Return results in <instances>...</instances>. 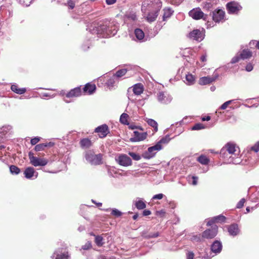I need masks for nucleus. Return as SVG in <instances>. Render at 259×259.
<instances>
[{"label": "nucleus", "mask_w": 259, "mask_h": 259, "mask_svg": "<svg viewBox=\"0 0 259 259\" xmlns=\"http://www.w3.org/2000/svg\"><path fill=\"white\" fill-rule=\"evenodd\" d=\"M40 140L39 137H34V138L31 139L30 143L32 145H34L37 144Z\"/></svg>", "instance_id": "4d7b16f0"}, {"label": "nucleus", "mask_w": 259, "mask_h": 259, "mask_svg": "<svg viewBox=\"0 0 259 259\" xmlns=\"http://www.w3.org/2000/svg\"><path fill=\"white\" fill-rule=\"evenodd\" d=\"M161 7V3L158 4H149L148 1H145L142 6V11L147 16H158Z\"/></svg>", "instance_id": "7ed1b4c3"}, {"label": "nucleus", "mask_w": 259, "mask_h": 259, "mask_svg": "<svg viewBox=\"0 0 259 259\" xmlns=\"http://www.w3.org/2000/svg\"><path fill=\"white\" fill-rule=\"evenodd\" d=\"M134 137L131 138L130 141L132 142H137L143 141L146 139L147 134L146 132L139 133L138 131L134 132Z\"/></svg>", "instance_id": "4468645a"}, {"label": "nucleus", "mask_w": 259, "mask_h": 259, "mask_svg": "<svg viewBox=\"0 0 259 259\" xmlns=\"http://www.w3.org/2000/svg\"><path fill=\"white\" fill-rule=\"evenodd\" d=\"M126 71L127 70L126 69H120L116 72L115 76L117 77H122L125 74Z\"/></svg>", "instance_id": "a19ab883"}, {"label": "nucleus", "mask_w": 259, "mask_h": 259, "mask_svg": "<svg viewBox=\"0 0 259 259\" xmlns=\"http://www.w3.org/2000/svg\"><path fill=\"white\" fill-rule=\"evenodd\" d=\"M87 161L92 165H99L102 164V155L101 154L97 155L91 151H87L85 154Z\"/></svg>", "instance_id": "20e7f679"}, {"label": "nucleus", "mask_w": 259, "mask_h": 259, "mask_svg": "<svg viewBox=\"0 0 259 259\" xmlns=\"http://www.w3.org/2000/svg\"><path fill=\"white\" fill-rule=\"evenodd\" d=\"M96 88L94 84L87 83L83 88V92L88 93L89 94H92L95 91Z\"/></svg>", "instance_id": "393cba45"}, {"label": "nucleus", "mask_w": 259, "mask_h": 259, "mask_svg": "<svg viewBox=\"0 0 259 259\" xmlns=\"http://www.w3.org/2000/svg\"><path fill=\"white\" fill-rule=\"evenodd\" d=\"M148 124L154 128L155 132H157L158 130V124L156 121L152 119H148L147 120Z\"/></svg>", "instance_id": "473e14b6"}, {"label": "nucleus", "mask_w": 259, "mask_h": 259, "mask_svg": "<svg viewBox=\"0 0 259 259\" xmlns=\"http://www.w3.org/2000/svg\"><path fill=\"white\" fill-rule=\"evenodd\" d=\"M218 234V227L216 225L213 226L211 229L204 231L202 234V237L206 239H212Z\"/></svg>", "instance_id": "9d476101"}, {"label": "nucleus", "mask_w": 259, "mask_h": 259, "mask_svg": "<svg viewBox=\"0 0 259 259\" xmlns=\"http://www.w3.org/2000/svg\"><path fill=\"white\" fill-rule=\"evenodd\" d=\"M189 16H203L204 13L199 8H196L189 12Z\"/></svg>", "instance_id": "5701e85b"}, {"label": "nucleus", "mask_w": 259, "mask_h": 259, "mask_svg": "<svg viewBox=\"0 0 259 259\" xmlns=\"http://www.w3.org/2000/svg\"><path fill=\"white\" fill-rule=\"evenodd\" d=\"M172 5H179L184 0H167Z\"/></svg>", "instance_id": "5fc2aeb1"}, {"label": "nucleus", "mask_w": 259, "mask_h": 259, "mask_svg": "<svg viewBox=\"0 0 259 259\" xmlns=\"http://www.w3.org/2000/svg\"><path fill=\"white\" fill-rule=\"evenodd\" d=\"M10 170L13 175H18L20 172V169L17 166L13 165L10 166Z\"/></svg>", "instance_id": "f704fd0d"}, {"label": "nucleus", "mask_w": 259, "mask_h": 259, "mask_svg": "<svg viewBox=\"0 0 259 259\" xmlns=\"http://www.w3.org/2000/svg\"><path fill=\"white\" fill-rule=\"evenodd\" d=\"M202 235L198 234L196 235H193L191 238V240L193 242H199L201 240Z\"/></svg>", "instance_id": "79ce46f5"}, {"label": "nucleus", "mask_w": 259, "mask_h": 259, "mask_svg": "<svg viewBox=\"0 0 259 259\" xmlns=\"http://www.w3.org/2000/svg\"><path fill=\"white\" fill-rule=\"evenodd\" d=\"M78 3V0H69L68 1V6L69 8L72 9L74 8L75 4Z\"/></svg>", "instance_id": "09e8293b"}, {"label": "nucleus", "mask_w": 259, "mask_h": 259, "mask_svg": "<svg viewBox=\"0 0 259 259\" xmlns=\"http://www.w3.org/2000/svg\"><path fill=\"white\" fill-rule=\"evenodd\" d=\"M162 146L156 144L155 145L148 148L147 151L143 153V156L145 159L152 158L155 156L157 151L162 149Z\"/></svg>", "instance_id": "0eeeda50"}, {"label": "nucleus", "mask_w": 259, "mask_h": 259, "mask_svg": "<svg viewBox=\"0 0 259 259\" xmlns=\"http://www.w3.org/2000/svg\"><path fill=\"white\" fill-rule=\"evenodd\" d=\"M55 257V259H68L69 256L67 252H62V251L57 250L54 254L52 256V258H54Z\"/></svg>", "instance_id": "6ab92c4d"}, {"label": "nucleus", "mask_w": 259, "mask_h": 259, "mask_svg": "<svg viewBox=\"0 0 259 259\" xmlns=\"http://www.w3.org/2000/svg\"><path fill=\"white\" fill-rule=\"evenodd\" d=\"M251 150L254 151L255 152H257L259 151V143H256L254 146L251 147Z\"/></svg>", "instance_id": "6e6d98bb"}, {"label": "nucleus", "mask_w": 259, "mask_h": 259, "mask_svg": "<svg viewBox=\"0 0 259 259\" xmlns=\"http://www.w3.org/2000/svg\"><path fill=\"white\" fill-rule=\"evenodd\" d=\"M81 95V91L80 87H77L73 89L70 90L69 92H68L66 94V97L67 98H73V97H78Z\"/></svg>", "instance_id": "f3484780"}, {"label": "nucleus", "mask_w": 259, "mask_h": 259, "mask_svg": "<svg viewBox=\"0 0 259 259\" xmlns=\"http://www.w3.org/2000/svg\"><path fill=\"white\" fill-rule=\"evenodd\" d=\"M162 16H171L174 14V10L170 7H165L163 10Z\"/></svg>", "instance_id": "2f4dec72"}, {"label": "nucleus", "mask_w": 259, "mask_h": 259, "mask_svg": "<svg viewBox=\"0 0 259 259\" xmlns=\"http://www.w3.org/2000/svg\"><path fill=\"white\" fill-rule=\"evenodd\" d=\"M227 8L230 14L235 15L238 12L241 10L242 7L238 3L232 2L227 5Z\"/></svg>", "instance_id": "9b49d317"}, {"label": "nucleus", "mask_w": 259, "mask_h": 259, "mask_svg": "<svg viewBox=\"0 0 259 259\" xmlns=\"http://www.w3.org/2000/svg\"><path fill=\"white\" fill-rule=\"evenodd\" d=\"M205 126L203 125V124L198 123L195 124L192 127V130H200L202 129H204Z\"/></svg>", "instance_id": "a18cd8bd"}, {"label": "nucleus", "mask_w": 259, "mask_h": 259, "mask_svg": "<svg viewBox=\"0 0 259 259\" xmlns=\"http://www.w3.org/2000/svg\"><path fill=\"white\" fill-rule=\"evenodd\" d=\"M187 259H194V253L192 251H188L186 254Z\"/></svg>", "instance_id": "bf43d9fd"}, {"label": "nucleus", "mask_w": 259, "mask_h": 259, "mask_svg": "<svg viewBox=\"0 0 259 259\" xmlns=\"http://www.w3.org/2000/svg\"><path fill=\"white\" fill-rule=\"evenodd\" d=\"M186 80L188 84H192L194 82V77L192 74H188L186 75Z\"/></svg>", "instance_id": "e433bc0d"}, {"label": "nucleus", "mask_w": 259, "mask_h": 259, "mask_svg": "<svg viewBox=\"0 0 259 259\" xmlns=\"http://www.w3.org/2000/svg\"><path fill=\"white\" fill-rule=\"evenodd\" d=\"M115 160L121 166H128L132 164L131 158L125 154H120Z\"/></svg>", "instance_id": "1a4fd4ad"}, {"label": "nucleus", "mask_w": 259, "mask_h": 259, "mask_svg": "<svg viewBox=\"0 0 259 259\" xmlns=\"http://www.w3.org/2000/svg\"><path fill=\"white\" fill-rule=\"evenodd\" d=\"M108 172L109 175L113 177H115V175L118 174L117 170L114 168L113 167L109 168L108 169Z\"/></svg>", "instance_id": "49530a36"}, {"label": "nucleus", "mask_w": 259, "mask_h": 259, "mask_svg": "<svg viewBox=\"0 0 259 259\" xmlns=\"http://www.w3.org/2000/svg\"><path fill=\"white\" fill-rule=\"evenodd\" d=\"M95 132L98 133L100 138H104L109 133L108 127L106 124H103L96 128Z\"/></svg>", "instance_id": "dca6fc26"}, {"label": "nucleus", "mask_w": 259, "mask_h": 259, "mask_svg": "<svg viewBox=\"0 0 259 259\" xmlns=\"http://www.w3.org/2000/svg\"><path fill=\"white\" fill-rule=\"evenodd\" d=\"M142 236L145 238H156L159 236V233L158 232H155L153 233H149L147 234L146 233H143Z\"/></svg>", "instance_id": "72a5a7b5"}, {"label": "nucleus", "mask_w": 259, "mask_h": 259, "mask_svg": "<svg viewBox=\"0 0 259 259\" xmlns=\"http://www.w3.org/2000/svg\"><path fill=\"white\" fill-rule=\"evenodd\" d=\"M128 116L126 113H122L120 117V121L124 124H127V118Z\"/></svg>", "instance_id": "58836bf2"}, {"label": "nucleus", "mask_w": 259, "mask_h": 259, "mask_svg": "<svg viewBox=\"0 0 259 259\" xmlns=\"http://www.w3.org/2000/svg\"><path fill=\"white\" fill-rule=\"evenodd\" d=\"M156 17H145L146 20L149 23L153 22L156 20Z\"/></svg>", "instance_id": "338daca9"}, {"label": "nucleus", "mask_w": 259, "mask_h": 259, "mask_svg": "<svg viewBox=\"0 0 259 259\" xmlns=\"http://www.w3.org/2000/svg\"><path fill=\"white\" fill-rule=\"evenodd\" d=\"M111 214L116 217H119L121 215L122 212L119 210L114 208L112 210Z\"/></svg>", "instance_id": "8fccbe9b"}, {"label": "nucleus", "mask_w": 259, "mask_h": 259, "mask_svg": "<svg viewBox=\"0 0 259 259\" xmlns=\"http://www.w3.org/2000/svg\"><path fill=\"white\" fill-rule=\"evenodd\" d=\"M53 146V143L49 142V143H42L36 145L34 147V150L36 151H40L44 150L47 147H52Z\"/></svg>", "instance_id": "bb28decb"}, {"label": "nucleus", "mask_w": 259, "mask_h": 259, "mask_svg": "<svg viewBox=\"0 0 259 259\" xmlns=\"http://www.w3.org/2000/svg\"><path fill=\"white\" fill-rule=\"evenodd\" d=\"M197 161L203 165H207L209 162V159L204 155H201L197 158Z\"/></svg>", "instance_id": "c85d7f7f"}, {"label": "nucleus", "mask_w": 259, "mask_h": 259, "mask_svg": "<svg viewBox=\"0 0 259 259\" xmlns=\"http://www.w3.org/2000/svg\"><path fill=\"white\" fill-rule=\"evenodd\" d=\"M80 145L82 148H88L91 146L92 143L88 138H84L80 140Z\"/></svg>", "instance_id": "cd10ccee"}, {"label": "nucleus", "mask_w": 259, "mask_h": 259, "mask_svg": "<svg viewBox=\"0 0 259 259\" xmlns=\"http://www.w3.org/2000/svg\"><path fill=\"white\" fill-rule=\"evenodd\" d=\"M135 205L138 209H143L146 207L145 202L140 198H137L135 201Z\"/></svg>", "instance_id": "b1692460"}, {"label": "nucleus", "mask_w": 259, "mask_h": 259, "mask_svg": "<svg viewBox=\"0 0 259 259\" xmlns=\"http://www.w3.org/2000/svg\"><path fill=\"white\" fill-rule=\"evenodd\" d=\"M222 249V245L220 241H215L211 246V250L213 252L215 253H220Z\"/></svg>", "instance_id": "a211bd4d"}, {"label": "nucleus", "mask_w": 259, "mask_h": 259, "mask_svg": "<svg viewBox=\"0 0 259 259\" xmlns=\"http://www.w3.org/2000/svg\"><path fill=\"white\" fill-rule=\"evenodd\" d=\"M219 77L217 73H214L212 76H204L201 77L199 80V83L200 85H206L214 81Z\"/></svg>", "instance_id": "ddd939ff"}, {"label": "nucleus", "mask_w": 259, "mask_h": 259, "mask_svg": "<svg viewBox=\"0 0 259 259\" xmlns=\"http://www.w3.org/2000/svg\"><path fill=\"white\" fill-rule=\"evenodd\" d=\"M158 100L162 104H168L172 100V97L167 94L163 92H159L158 94Z\"/></svg>", "instance_id": "2eb2a0df"}, {"label": "nucleus", "mask_w": 259, "mask_h": 259, "mask_svg": "<svg viewBox=\"0 0 259 259\" xmlns=\"http://www.w3.org/2000/svg\"><path fill=\"white\" fill-rule=\"evenodd\" d=\"M25 177L27 179H34L38 176V172H36L32 167H27L24 171Z\"/></svg>", "instance_id": "f8f14e48"}, {"label": "nucleus", "mask_w": 259, "mask_h": 259, "mask_svg": "<svg viewBox=\"0 0 259 259\" xmlns=\"http://www.w3.org/2000/svg\"><path fill=\"white\" fill-rule=\"evenodd\" d=\"M193 18L195 20L203 18V20L207 25V28L213 27L217 23H223L226 20L225 17H193Z\"/></svg>", "instance_id": "39448f33"}, {"label": "nucleus", "mask_w": 259, "mask_h": 259, "mask_svg": "<svg viewBox=\"0 0 259 259\" xmlns=\"http://www.w3.org/2000/svg\"><path fill=\"white\" fill-rule=\"evenodd\" d=\"M143 91V85L141 83H137L133 87L132 91L136 95H140Z\"/></svg>", "instance_id": "aec40b11"}, {"label": "nucleus", "mask_w": 259, "mask_h": 259, "mask_svg": "<svg viewBox=\"0 0 259 259\" xmlns=\"http://www.w3.org/2000/svg\"><path fill=\"white\" fill-rule=\"evenodd\" d=\"M187 37L190 39L200 42L204 39V34L200 30L194 29L187 35Z\"/></svg>", "instance_id": "6e6552de"}, {"label": "nucleus", "mask_w": 259, "mask_h": 259, "mask_svg": "<svg viewBox=\"0 0 259 259\" xmlns=\"http://www.w3.org/2000/svg\"><path fill=\"white\" fill-rule=\"evenodd\" d=\"M92 247V244L90 241H88L84 245H83L81 248L83 250H88Z\"/></svg>", "instance_id": "603ef678"}, {"label": "nucleus", "mask_w": 259, "mask_h": 259, "mask_svg": "<svg viewBox=\"0 0 259 259\" xmlns=\"http://www.w3.org/2000/svg\"><path fill=\"white\" fill-rule=\"evenodd\" d=\"M214 223H215V221L214 220V218H211L210 220H209L207 223V226H211L213 224H214Z\"/></svg>", "instance_id": "774afa93"}, {"label": "nucleus", "mask_w": 259, "mask_h": 259, "mask_svg": "<svg viewBox=\"0 0 259 259\" xmlns=\"http://www.w3.org/2000/svg\"><path fill=\"white\" fill-rule=\"evenodd\" d=\"M114 77L115 76H113L112 78H111L108 80L106 83L108 87H112L114 83Z\"/></svg>", "instance_id": "13d9d810"}, {"label": "nucleus", "mask_w": 259, "mask_h": 259, "mask_svg": "<svg viewBox=\"0 0 259 259\" xmlns=\"http://www.w3.org/2000/svg\"><path fill=\"white\" fill-rule=\"evenodd\" d=\"M32 2V0H19V2L20 4L26 7L29 6Z\"/></svg>", "instance_id": "de8ad7c7"}, {"label": "nucleus", "mask_w": 259, "mask_h": 259, "mask_svg": "<svg viewBox=\"0 0 259 259\" xmlns=\"http://www.w3.org/2000/svg\"><path fill=\"white\" fill-rule=\"evenodd\" d=\"M240 54L242 59H246L250 58L252 56V53L248 50H244Z\"/></svg>", "instance_id": "7c9ffc66"}, {"label": "nucleus", "mask_w": 259, "mask_h": 259, "mask_svg": "<svg viewBox=\"0 0 259 259\" xmlns=\"http://www.w3.org/2000/svg\"><path fill=\"white\" fill-rule=\"evenodd\" d=\"M165 213V211L163 209L158 210L156 212V214L157 215L160 216L161 217H163Z\"/></svg>", "instance_id": "680f3d73"}, {"label": "nucleus", "mask_w": 259, "mask_h": 259, "mask_svg": "<svg viewBox=\"0 0 259 259\" xmlns=\"http://www.w3.org/2000/svg\"><path fill=\"white\" fill-rule=\"evenodd\" d=\"M12 130L10 125H5L0 128V142L4 139V136Z\"/></svg>", "instance_id": "4be33fe9"}, {"label": "nucleus", "mask_w": 259, "mask_h": 259, "mask_svg": "<svg viewBox=\"0 0 259 259\" xmlns=\"http://www.w3.org/2000/svg\"><path fill=\"white\" fill-rule=\"evenodd\" d=\"M28 157L30 160V163L33 166L36 167L38 166H44L48 163V160L45 158H41L33 155V153L29 152Z\"/></svg>", "instance_id": "423d86ee"}, {"label": "nucleus", "mask_w": 259, "mask_h": 259, "mask_svg": "<svg viewBox=\"0 0 259 259\" xmlns=\"http://www.w3.org/2000/svg\"><path fill=\"white\" fill-rule=\"evenodd\" d=\"M253 65L251 63H248L246 66L245 69L247 71L250 72L253 69Z\"/></svg>", "instance_id": "e2e57ef3"}, {"label": "nucleus", "mask_w": 259, "mask_h": 259, "mask_svg": "<svg viewBox=\"0 0 259 259\" xmlns=\"http://www.w3.org/2000/svg\"><path fill=\"white\" fill-rule=\"evenodd\" d=\"M214 220L215 221V223H219V222H223L225 221L226 218L222 215H219L216 217H213Z\"/></svg>", "instance_id": "c03bdc74"}, {"label": "nucleus", "mask_w": 259, "mask_h": 259, "mask_svg": "<svg viewBox=\"0 0 259 259\" xmlns=\"http://www.w3.org/2000/svg\"><path fill=\"white\" fill-rule=\"evenodd\" d=\"M255 44V47L259 50V41H256V40H252L250 42V45H254Z\"/></svg>", "instance_id": "69168bd1"}, {"label": "nucleus", "mask_w": 259, "mask_h": 259, "mask_svg": "<svg viewBox=\"0 0 259 259\" xmlns=\"http://www.w3.org/2000/svg\"><path fill=\"white\" fill-rule=\"evenodd\" d=\"M103 238L101 236H96L95 237V243L98 246H102L104 243Z\"/></svg>", "instance_id": "4c0bfd02"}, {"label": "nucleus", "mask_w": 259, "mask_h": 259, "mask_svg": "<svg viewBox=\"0 0 259 259\" xmlns=\"http://www.w3.org/2000/svg\"><path fill=\"white\" fill-rule=\"evenodd\" d=\"M239 153V148L234 144L229 143L221 149L220 155L227 163L237 164L241 162L237 157Z\"/></svg>", "instance_id": "f257e3e1"}, {"label": "nucleus", "mask_w": 259, "mask_h": 259, "mask_svg": "<svg viewBox=\"0 0 259 259\" xmlns=\"http://www.w3.org/2000/svg\"><path fill=\"white\" fill-rule=\"evenodd\" d=\"M241 59L239 54H237L235 57H234L231 60V63L234 64L238 62L240 59Z\"/></svg>", "instance_id": "3c124183"}, {"label": "nucleus", "mask_w": 259, "mask_h": 259, "mask_svg": "<svg viewBox=\"0 0 259 259\" xmlns=\"http://www.w3.org/2000/svg\"><path fill=\"white\" fill-rule=\"evenodd\" d=\"M11 90L14 92L20 95L24 94L26 91L25 88H18V86L15 84L11 85Z\"/></svg>", "instance_id": "c756f323"}, {"label": "nucleus", "mask_w": 259, "mask_h": 259, "mask_svg": "<svg viewBox=\"0 0 259 259\" xmlns=\"http://www.w3.org/2000/svg\"><path fill=\"white\" fill-rule=\"evenodd\" d=\"M170 140V138L168 135H166L165 137L162 138L159 142H157V144L161 146L162 144H167Z\"/></svg>", "instance_id": "c9c22d12"}, {"label": "nucleus", "mask_w": 259, "mask_h": 259, "mask_svg": "<svg viewBox=\"0 0 259 259\" xmlns=\"http://www.w3.org/2000/svg\"><path fill=\"white\" fill-rule=\"evenodd\" d=\"M163 194L160 193L156 195H155L153 196L152 199H161L163 197Z\"/></svg>", "instance_id": "052dcab7"}, {"label": "nucleus", "mask_w": 259, "mask_h": 259, "mask_svg": "<svg viewBox=\"0 0 259 259\" xmlns=\"http://www.w3.org/2000/svg\"><path fill=\"white\" fill-rule=\"evenodd\" d=\"M135 35L138 40L144 41L145 33L142 29L136 28L135 30Z\"/></svg>", "instance_id": "a878e982"}, {"label": "nucleus", "mask_w": 259, "mask_h": 259, "mask_svg": "<svg viewBox=\"0 0 259 259\" xmlns=\"http://www.w3.org/2000/svg\"><path fill=\"white\" fill-rule=\"evenodd\" d=\"M128 154L132 157V158L135 160H139L141 159V156L137 153L134 152H129Z\"/></svg>", "instance_id": "37998d69"}, {"label": "nucleus", "mask_w": 259, "mask_h": 259, "mask_svg": "<svg viewBox=\"0 0 259 259\" xmlns=\"http://www.w3.org/2000/svg\"><path fill=\"white\" fill-rule=\"evenodd\" d=\"M225 12L222 9H217L213 12V16H224Z\"/></svg>", "instance_id": "ea45409f"}, {"label": "nucleus", "mask_w": 259, "mask_h": 259, "mask_svg": "<svg viewBox=\"0 0 259 259\" xmlns=\"http://www.w3.org/2000/svg\"><path fill=\"white\" fill-rule=\"evenodd\" d=\"M245 202V199L244 198L241 199L239 201V202L237 203V206H236L237 208H242Z\"/></svg>", "instance_id": "864d4df0"}, {"label": "nucleus", "mask_w": 259, "mask_h": 259, "mask_svg": "<svg viewBox=\"0 0 259 259\" xmlns=\"http://www.w3.org/2000/svg\"><path fill=\"white\" fill-rule=\"evenodd\" d=\"M228 232L230 235L232 236L237 235L239 232L238 226L237 224H234L229 226Z\"/></svg>", "instance_id": "412c9836"}, {"label": "nucleus", "mask_w": 259, "mask_h": 259, "mask_svg": "<svg viewBox=\"0 0 259 259\" xmlns=\"http://www.w3.org/2000/svg\"><path fill=\"white\" fill-rule=\"evenodd\" d=\"M118 25L113 24V22H108V24H103L99 22H93L89 29L94 32L98 34H102L103 36L115 35L117 32Z\"/></svg>", "instance_id": "f03ea898"}, {"label": "nucleus", "mask_w": 259, "mask_h": 259, "mask_svg": "<svg viewBox=\"0 0 259 259\" xmlns=\"http://www.w3.org/2000/svg\"><path fill=\"white\" fill-rule=\"evenodd\" d=\"M192 184L193 185H197V181H198V177H195V176H193L192 177Z\"/></svg>", "instance_id": "0e129e2a"}]
</instances>
